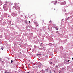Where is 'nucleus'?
I'll use <instances>...</instances> for the list:
<instances>
[{
  "label": "nucleus",
  "instance_id": "nucleus-12",
  "mask_svg": "<svg viewBox=\"0 0 73 73\" xmlns=\"http://www.w3.org/2000/svg\"><path fill=\"white\" fill-rule=\"evenodd\" d=\"M56 4H57V2H56L55 3H54L55 5H56Z\"/></svg>",
  "mask_w": 73,
  "mask_h": 73
},
{
  "label": "nucleus",
  "instance_id": "nucleus-1",
  "mask_svg": "<svg viewBox=\"0 0 73 73\" xmlns=\"http://www.w3.org/2000/svg\"><path fill=\"white\" fill-rule=\"evenodd\" d=\"M13 7H15V8L16 9V10L18 9H18H19V8H20V7H18V6H17V5H15V6H14Z\"/></svg>",
  "mask_w": 73,
  "mask_h": 73
},
{
  "label": "nucleus",
  "instance_id": "nucleus-7",
  "mask_svg": "<svg viewBox=\"0 0 73 73\" xmlns=\"http://www.w3.org/2000/svg\"><path fill=\"white\" fill-rule=\"evenodd\" d=\"M11 63H12L13 62V61L11 60Z\"/></svg>",
  "mask_w": 73,
  "mask_h": 73
},
{
  "label": "nucleus",
  "instance_id": "nucleus-5",
  "mask_svg": "<svg viewBox=\"0 0 73 73\" xmlns=\"http://www.w3.org/2000/svg\"><path fill=\"white\" fill-rule=\"evenodd\" d=\"M25 23L26 24H27V20L25 21Z\"/></svg>",
  "mask_w": 73,
  "mask_h": 73
},
{
  "label": "nucleus",
  "instance_id": "nucleus-14",
  "mask_svg": "<svg viewBox=\"0 0 73 73\" xmlns=\"http://www.w3.org/2000/svg\"><path fill=\"white\" fill-rule=\"evenodd\" d=\"M51 21H50L49 22H50V23H51Z\"/></svg>",
  "mask_w": 73,
  "mask_h": 73
},
{
  "label": "nucleus",
  "instance_id": "nucleus-16",
  "mask_svg": "<svg viewBox=\"0 0 73 73\" xmlns=\"http://www.w3.org/2000/svg\"><path fill=\"white\" fill-rule=\"evenodd\" d=\"M68 61L69 62V60H68Z\"/></svg>",
  "mask_w": 73,
  "mask_h": 73
},
{
  "label": "nucleus",
  "instance_id": "nucleus-8",
  "mask_svg": "<svg viewBox=\"0 0 73 73\" xmlns=\"http://www.w3.org/2000/svg\"><path fill=\"white\" fill-rule=\"evenodd\" d=\"M36 25H37V26H38V25H37V22H36Z\"/></svg>",
  "mask_w": 73,
  "mask_h": 73
},
{
  "label": "nucleus",
  "instance_id": "nucleus-3",
  "mask_svg": "<svg viewBox=\"0 0 73 73\" xmlns=\"http://www.w3.org/2000/svg\"><path fill=\"white\" fill-rule=\"evenodd\" d=\"M63 3L64 4H66V2H65L64 1L63 2Z\"/></svg>",
  "mask_w": 73,
  "mask_h": 73
},
{
  "label": "nucleus",
  "instance_id": "nucleus-2",
  "mask_svg": "<svg viewBox=\"0 0 73 73\" xmlns=\"http://www.w3.org/2000/svg\"><path fill=\"white\" fill-rule=\"evenodd\" d=\"M3 49H4V47H2L1 49L3 50Z\"/></svg>",
  "mask_w": 73,
  "mask_h": 73
},
{
  "label": "nucleus",
  "instance_id": "nucleus-4",
  "mask_svg": "<svg viewBox=\"0 0 73 73\" xmlns=\"http://www.w3.org/2000/svg\"><path fill=\"white\" fill-rule=\"evenodd\" d=\"M62 71H61L59 72V73H62Z\"/></svg>",
  "mask_w": 73,
  "mask_h": 73
},
{
  "label": "nucleus",
  "instance_id": "nucleus-19",
  "mask_svg": "<svg viewBox=\"0 0 73 73\" xmlns=\"http://www.w3.org/2000/svg\"><path fill=\"white\" fill-rule=\"evenodd\" d=\"M54 10H55V9H54Z\"/></svg>",
  "mask_w": 73,
  "mask_h": 73
},
{
  "label": "nucleus",
  "instance_id": "nucleus-9",
  "mask_svg": "<svg viewBox=\"0 0 73 73\" xmlns=\"http://www.w3.org/2000/svg\"><path fill=\"white\" fill-rule=\"evenodd\" d=\"M39 55H40V56H41V54H37V56H39Z\"/></svg>",
  "mask_w": 73,
  "mask_h": 73
},
{
  "label": "nucleus",
  "instance_id": "nucleus-18",
  "mask_svg": "<svg viewBox=\"0 0 73 73\" xmlns=\"http://www.w3.org/2000/svg\"><path fill=\"white\" fill-rule=\"evenodd\" d=\"M5 73H7L6 72H5Z\"/></svg>",
  "mask_w": 73,
  "mask_h": 73
},
{
  "label": "nucleus",
  "instance_id": "nucleus-11",
  "mask_svg": "<svg viewBox=\"0 0 73 73\" xmlns=\"http://www.w3.org/2000/svg\"><path fill=\"white\" fill-rule=\"evenodd\" d=\"M56 66V68H58V66Z\"/></svg>",
  "mask_w": 73,
  "mask_h": 73
},
{
  "label": "nucleus",
  "instance_id": "nucleus-13",
  "mask_svg": "<svg viewBox=\"0 0 73 73\" xmlns=\"http://www.w3.org/2000/svg\"><path fill=\"white\" fill-rule=\"evenodd\" d=\"M29 21V23H30V21Z\"/></svg>",
  "mask_w": 73,
  "mask_h": 73
},
{
  "label": "nucleus",
  "instance_id": "nucleus-20",
  "mask_svg": "<svg viewBox=\"0 0 73 73\" xmlns=\"http://www.w3.org/2000/svg\"><path fill=\"white\" fill-rule=\"evenodd\" d=\"M8 2H9L8 1Z\"/></svg>",
  "mask_w": 73,
  "mask_h": 73
},
{
  "label": "nucleus",
  "instance_id": "nucleus-10",
  "mask_svg": "<svg viewBox=\"0 0 73 73\" xmlns=\"http://www.w3.org/2000/svg\"><path fill=\"white\" fill-rule=\"evenodd\" d=\"M50 64H53V63L52 62H51L50 63Z\"/></svg>",
  "mask_w": 73,
  "mask_h": 73
},
{
  "label": "nucleus",
  "instance_id": "nucleus-15",
  "mask_svg": "<svg viewBox=\"0 0 73 73\" xmlns=\"http://www.w3.org/2000/svg\"><path fill=\"white\" fill-rule=\"evenodd\" d=\"M0 61H1V58H0Z\"/></svg>",
  "mask_w": 73,
  "mask_h": 73
},
{
  "label": "nucleus",
  "instance_id": "nucleus-6",
  "mask_svg": "<svg viewBox=\"0 0 73 73\" xmlns=\"http://www.w3.org/2000/svg\"><path fill=\"white\" fill-rule=\"evenodd\" d=\"M56 30H58V28H57V27H56Z\"/></svg>",
  "mask_w": 73,
  "mask_h": 73
},
{
  "label": "nucleus",
  "instance_id": "nucleus-17",
  "mask_svg": "<svg viewBox=\"0 0 73 73\" xmlns=\"http://www.w3.org/2000/svg\"><path fill=\"white\" fill-rule=\"evenodd\" d=\"M8 3V2H6V3Z\"/></svg>",
  "mask_w": 73,
  "mask_h": 73
}]
</instances>
